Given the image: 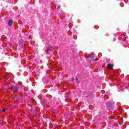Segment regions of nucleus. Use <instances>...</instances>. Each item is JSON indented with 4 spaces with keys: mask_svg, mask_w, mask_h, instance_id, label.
Masks as SVG:
<instances>
[{
    "mask_svg": "<svg viewBox=\"0 0 129 129\" xmlns=\"http://www.w3.org/2000/svg\"><path fill=\"white\" fill-rule=\"evenodd\" d=\"M13 24H14V21H13V20H10L9 21L8 23V25H9L11 27Z\"/></svg>",
    "mask_w": 129,
    "mask_h": 129,
    "instance_id": "nucleus-1",
    "label": "nucleus"
},
{
    "mask_svg": "<svg viewBox=\"0 0 129 129\" xmlns=\"http://www.w3.org/2000/svg\"><path fill=\"white\" fill-rule=\"evenodd\" d=\"M12 90H13V91H18V87H17L15 86H12Z\"/></svg>",
    "mask_w": 129,
    "mask_h": 129,
    "instance_id": "nucleus-2",
    "label": "nucleus"
},
{
    "mask_svg": "<svg viewBox=\"0 0 129 129\" xmlns=\"http://www.w3.org/2000/svg\"><path fill=\"white\" fill-rule=\"evenodd\" d=\"M112 67H113V64L110 63L108 64V68H109V69H112Z\"/></svg>",
    "mask_w": 129,
    "mask_h": 129,
    "instance_id": "nucleus-3",
    "label": "nucleus"
},
{
    "mask_svg": "<svg viewBox=\"0 0 129 129\" xmlns=\"http://www.w3.org/2000/svg\"><path fill=\"white\" fill-rule=\"evenodd\" d=\"M8 110V108H4L2 110L3 112H6V111Z\"/></svg>",
    "mask_w": 129,
    "mask_h": 129,
    "instance_id": "nucleus-4",
    "label": "nucleus"
},
{
    "mask_svg": "<svg viewBox=\"0 0 129 129\" xmlns=\"http://www.w3.org/2000/svg\"><path fill=\"white\" fill-rule=\"evenodd\" d=\"M76 80H77V82H78V83H79V81H78V78H76Z\"/></svg>",
    "mask_w": 129,
    "mask_h": 129,
    "instance_id": "nucleus-5",
    "label": "nucleus"
},
{
    "mask_svg": "<svg viewBox=\"0 0 129 129\" xmlns=\"http://www.w3.org/2000/svg\"><path fill=\"white\" fill-rule=\"evenodd\" d=\"M71 81H74V78H72L71 79Z\"/></svg>",
    "mask_w": 129,
    "mask_h": 129,
    "instance_id": "nucleus-6",
    "label": "nucleus"
},
{
    "mask_svg": "<svg viewBox=\"0 0 129 129\" xmlns=\"http://www.w3.org/2000/svg\"><path fill=\"white\" fill-rule=\"evenodd\" d=\"M49 49L50 50H53V47L52 46L49 47Z\"/></svg>",
    "mask_w": 129,
    "mask_h": 129,
    "instance_id": "nucleus-7",
    "label": "nucleus"
}]
</instances>
